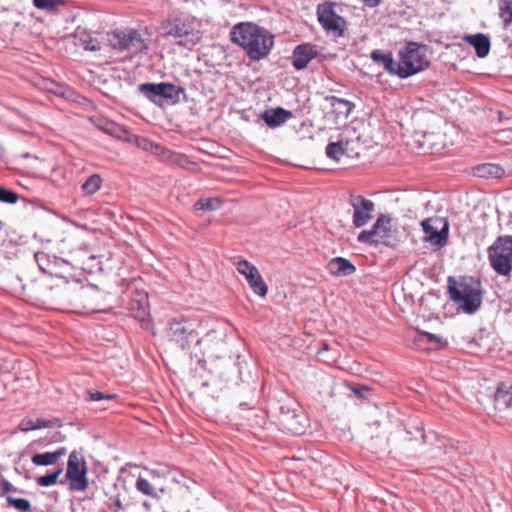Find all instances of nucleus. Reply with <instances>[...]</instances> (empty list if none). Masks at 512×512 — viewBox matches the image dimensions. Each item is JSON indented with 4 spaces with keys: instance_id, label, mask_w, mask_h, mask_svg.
Masks as SVG:
<instances>
[{
    "instance_id": "1",
    "label": "nucleus",
    "mask_w": 512,
    "mask_h": 512,
    "mask_svg": "<svg viewBox=\"0 0 512 512\" xmlns=\"http://www.w3.org/2000/svg\"><path fill=\"white\" fill-rule=\"evenodd\" d=\"M230 38L253 61L266 58L274 46L272 33L252 22L236 24L230 32Z\"/></svg>"
},
{
    "instance_id": "2",
    "label": "nucleus",
    "mask_w": 512,
    "mask_h": 512,
    "mask_svg": "<svg viewBox=\"0 0 512 512\" xmlns=\"http://www.w3.org/2000/svg\"><path fill=\"white\" fill-rule=\"evenodd\" d=\"M163 30L166 37H172L177 45L189 49L199 43L202 38L200 23L188 14L168 19L163 24Z\"/></svg>"
},
{
    "instance_id": "3",
    "label": "nucleus",
    "mask_w": 512,
    "mask_h": 512,
    "mask_svg": "<svg viewBox=\"0 0 512 512\" xmlns=\"http://www.w3.org/2000/svg\"><path fill=\"white\" fill-rule=\"evenodd\" d=\"M451 299L468 314L476 312L482 304L481 282L474 277H463L449 286Z\"/></svg>"
},
{
    "instance_id": "4",
    "label": "nucleus",
    "mask_w": 512,
    "mask_h": 512,
    "mask_svg": "<svg viewBox=\"0 0 512 512\" xmlns=\"http://www.w3.org/2000/svg\"><path fill=\"white\" fill-rule=\"evenodd\" d=\"M112 49L125 52L127 55H136L148 49L149 38L135 29L115 30L107 38Z\"/></svg>"
},
{
    "instance_id": "5",
    "label": "nucleus",
    "mask_w": 512,
    "mask_h": 512,
    "mask_svg": "<svg viewBox=\"0 0 512 512\" xmlns=\"http://www.w3.org/2000/svg\"><path fill=\"white\" fill-rule=\"evenodd\" d=\"M429 64L425 54V47L415 42L406 45L405 50L400 52V61L397 63L396 75L400 78L410 77L422 70Z\"/></svg>"
},
{
    "instance_id": "6",
    "label": "nucleus",
    "mask_w": 512,
    "mask_h": 512,
    "mask_svg": "<svg viewBox=\"0 0 512 512\" xmlns=\"http://www.w3.org/2000/svg\"><path fill=\"white\" fill-rule=\"evenodd\" d=\"M138 90L148 100L159 106L164 103L177 104L180 102L181 95L185 96L183 87L169 82L143 83L138 86Z\"/></svg>"
},
{
    "instance_id": "7",
    "label": "nucleus",
    "mask_w": 512,
    "mask_h": 512,
    "mask_svg": "<svg viewBox=\"0 0 512 512\" xmlns=\"http://www.w3.org/2000/svg\"><path fill=\"white\" fill-rule=\"evenodd\" d=\"M491 267L502 276H509L512 271V236H500L488 248Z\"/></svg>"
},
{
    "instance_id": "8",
    "label": "nucleus",
    "mask_w": 512,
    "mask_h": 512,
    "mask_svg": "<svg viewBox=\"0 0 512 512\" xmlns=\"http://www.w3.org/2000/svg\"><path fill=\"white\" fill-rule=\"evenodd\" d=\"M279 422L284 429L295 435H301L308 426V418L295 402H288L280 407Z\"/></svg>"
},
{
    "instance_id": "9",
    "label": "nucleus",
    "mask_w": 512,
    "mask_h": 512,
    "mask_svg": "<svg viewBox=\"0 0 512 512\" xmlns=\"http://www.w3.org/2000/svg\"><path fill=\"white\" fill-rule=\"evenodd\" d=\"M87 467L83 457L76 451L69 455L66 471V479L69 481L70 489L73 491H85L88 486L86 477Z\"/></svg>"
},
{
    "instance_id": "10",
    "label": "nucleus",
    "mask_w": 512,
    "mask_h": 512,
    "mask_svg": "<svg viewBox=\"0 0 512 512\" xmlns=\"http://www.w3.org/2000/svg\"><path fill=\"white\" fill-rule=\"evenodd\" d=\"M424 231V241L431 245L443 247L448 239L449 223L443 217H430L421 222Z\"/></svg>"
},
{
    "instance_id": "11",
    "label": "nucleus",
    "mask_w": 512,
    "mask_h": 512,
    "mask_svg": "<svg viewBox=\"0 0 512 512\" xmlns=\"http://www.w3.org/2000/svg\"><path fill=\"white\" fill-rule=\"evenodd\" d=\"M237 271L243 275L252 291L260 297H265L268 292V286L264 282L259 270L255 265L247 260H240L236 264Z\"/></svg>"
},
{
    "instance_id": "12",
    "label": "nucleus",
    "mask_w": 512,
    "mask_h": 512,
    "mask_svg": "<svg viewBox=\"0 0 512 512\" xmlns=\"http://www.w3.org/2000/svg\"><path fill=\"white\" fill-rule=\"evenodd\" d=\"M349 203L353 207V225L357 228L364 226L372 218L375 204L361 195H351Z\"/></svg>"
},
{
    "instance_id": "13",
    "label": "nucleus",
    "mask_w": 512,
    "mask_h": 512,
    "mask_svg": "<svg viewBox=\"0 0 512 512\" xmlns=\"http://www.w3.org/2000/svg\"><path fill=\"white\" fill-rule=\"evenodd\" d=\"M193 332V323L185 318L173 319L169 322L168 335L171 340L178 343L182 349H185L188 345V340L193 335Z\"/></svg>"
},
{
    "instance_id": "14",
    "label": "nucleus",
    "mask_w": 512,
    "mask_h": 512,
    "mask_svg": "<svg viewBox=\"0 0 512 512\" xmlns=\"http://www.w3.org/2000/svg\"><path fill=\"white\" fill-rule=\"evenodd\" d=\"M130 315L139 320L145 321L150 314L148 295L144 291H136L128 304Z\"/></svg>"
},
{
    "instance_id": "15",
    "label": "nucleus",
    "mask_w": 512,
    "mask_h": 512,
    "mask_svg": "<svg viewBox=\"0 0 512 512\" xmlns=\"http://www.w3.org/2000/svg\"><path fill=\"white\" fill-rule=\"evenodd\" d=\"M318 21L327 31H341L340 22L343 18L337 15L331 4H321L317 9Z\"/></svg>"
},
{
    "instance_id": "16",
    "label": "nucleus",
    "mask_w": 512,
    "mask_h": 512,
    "mask_svg": "<svg viewBox=\"0 0 512 512\" xmlns=\"http://www.w3.org/2000/svg\"><path fill=\"white\" fill-rule=\"evenodd\" d=\"M316 46L310 43H304L295 47L293 51V67L296 70H302L308 66L310 61L317 56Z\"/></svg>"
},
{
    "instance_id": "17",
    "label": "nucleus",
    "mask_w": 512,
    "mask_h": 512,
    "mask_svg": "<svg viewBox=\"0 0 512 512\" xmlns=\"http://www.w3.org/2000/svg\"><path fill=\"white\" fill-rule=\"evenodd\" d=\"M341 145L347 147L348 157L358 156L360 144V134L355 127L345 126L337 140Z\"/></svg>"
},
{
    "instance_id": "18",
    "label": "nucleus",
    "mask_w": 512,
    "mask_h": 512,
    "mask_svg": "<svg viewBox=\"0 0 512 512\" xmlns=\"http://www.w3.org/2000/svg\"><path fill=\"white\" fill-rule=\"evenodd\" d=\"M463 40L473 46L476 55L479 58L486 57L490 52L491 42L487 35L477 33L473 35H465Z\"/></svg>"
},
{
    "instance_id": "19",
    "label": "nucleus",
    "mask_w": 512,
    "mask_h": 512,
    "mask_svg": "<svg viewBox=\"0 0 512 512\" xmlns=\"http://www.w3.org/2000/svg\"><path fill=\"white\" fill-rule=\"evenodd\" d=\"M261 117L269 127L276 128L289 120L292 117V113L284 108L278 107L266 110Z\"/></svg>"
},
{
    "instance_id": "20",
    "label": "nucleus",
    "mask_w": 512,
    "mask_h": 512,
    "mask_svg": "<svg viewBox=\"0 0 512 512\" xmlns=\"http://www.w3.org/2000/svg\"><path fill=\"white\" fill-rule=\"evenodd\" d=\"M74 37L78 40L79 45L87 51L95 52L101 49L100 41L86 28L77 27Z\"/></svg>"
},
{
    "instance_id": "21",
    "label": "nucleus",
    "mask_w": 512,
    "mask_h": 512,
    "mask_svg": "<svg viewBox=\"0 0 512 512\" xmlns=\"http://www.w3.org/2000/svg\"><path fill=\"white\" fill-rule=\"evenodd\" d=\"M328 271L335 276H348L355 272V266L347 259L342 257L333 258L328 262Z\"/></svg>"
},
{
    "instance_id": "22",
    "label": "nucleus",
    "mask_w": 512,
    "mask_h": 512,
    "mask_svg": "<svg viewBox=\"0 0 512 512\" xmlns=\"http://www.w3.org/2000/svg\"><path fill=\"white\" fill-rule=\"evenodd\" d=\"M67 449L60 447L54 452L38 453L32 456L31 461L36 466H49L57 463V461L66 455Z\"/></svg>"
},
{
    "instance_id": "23",
    "label": "nucleus",
    "mask_w": 512,
    "mask_h": 512,
    "mask_svg": "<svg viewBox=\"0 0 512 512\" xmlns=\"http://www.w3.org/2000/svg\"><path fill=\"white\" fill-rule=\"evenodd\" d=\"M34 257L39 269L43 273L49 275L57 274V267L59 264L57 257L51 256L45 252H37Z\"/></svg>"
},
{
    "instance_id": "24",
    "label": "nucleus",
    "mask_w": 512,
    "mask_h": 512,
    "mask_svg": "<svg viewBox=\"0 0 512 512\" xmlns=\"http://www.w3.org/2000/svg\"><path fill=\"white\" fill-rule=\"evenodd\" d=\"M370 57L375 63L381 64L388 73L396 75L397 63H395L391 52L384 53L380 50H374Z\"/></svg>"
},
{
    "instance_id": "25",
    "label": "nucleus",
    "mask_w": 512,
    "mask_h": 512,
    "mask_svg": "<svg viewBox=\"0 0 512 512\" xmlns=\"http://www.w3.org/2000/svg\"><path fill=\"white\" fill-rule=\"evenodd\" d=\"M390 217L386 215H380L374 225L372 226V231L375 234L378 241H382L389 236L390 232Z\"/></svg>"
},
{
    "instance_id": "26",
    "label": "nucleus",
    "mask_w": 512,
    "mask_h": 512,
    "mask_svg": "<svg viewBox=\"0 0 512 512\" xmlns=\"http://www.w3.org/2000/svg\"><path fill=\"white\" fill-rule=\"evenodd\" d=\"M495 401L498 405L512 407V385L501 383L495 393Z\"/></svg>"
},
{
    "instance_id": "27",
    "label": "nucleus",
    "mask_w": 512,
    "mask_h": 512,
    "mask_svg": "<svg viewBox=\"0 0 512 512\" xmlns=\"http://www.w3.org/2000/svg\"><path fill=\"white\" fill-rule=\"evenodd\" d=\"M55 426V422L53 420H45V419H30V418H24L20 424L19 429L22 432H28L30 430H37L42 428H50Z\"/></svg>"
},
{
    "instance_id": "28",
    "label": "nucleus",
    "mask_w": 512,
    "mask_h": 512,
    "mask_svg": "<svg viewBox=\"0 0 512 512\" xmlns=\"http://www.w3.org/2000/svg\"><path fill=\"white\" fill-rule=\"evenodd\" d=\"M326 100L330 102L333 108L338 109V112L343 114L345 117H348L355 108V104L351 101L338 98L336 96H328L326 97Z\"/></svg>"
},
{
    "instance_id": "29",
    "label": "nucleus",
    "mask_w": 512,
    "mask_h": 512,
    "mask_svg": "<svg viewBox=\"0 0 512 512\" xmlns=\"http://www.w3.org/2000/svg\"><path fill=\"white\" fill-rule=\"evenodd\" d=\"M503 173V169L497 164L486 163L475 168V174L479 177H499Z\"/></svg>"
},
{
    "instance_id": "30",
    "label": "nucleus",
    "mask_w": 512,
    "mask_h": 512,
    "mask_svg": "<svg viewBox=\"0 0 512 512\" xmlns=\"http://www.w3.org/2000/svg\"><path fill=\"white\" fill-rule=\"evenodd\" d=\"M347 147L341 145L338 141L330 142L326 146V156L332 160L339 161L343 155L348 156Z\"/></svg>"
},
{
    "instance_id": "31",
    "label": "nucleus",
    "mask_w": 512,
    "mask_h": 512,
    "mask_svg": "<svg viewBox=\"0 0 512 512\" xmlns=\"http://www.w3.org/2000/svg\"><path fill=\"white\" fill-rule=\"evenodd\" d=\"M171 161L175 165H177L185 170L192 171V172L198 170L197 163L190 160L187 156H185L183 154H179V153L172 154Z\"/></svg>"
},
{
    "instance_id": "32",
    "label": "nucleus",
    "mask_w": 512,
    "mask_h": 512,
    "mask_svg": "<svg viewBox=\"0 0 512 512\" xmlns=\"http://www.w3.org/2000/svg\"><path fill=\"white\" fill-rule=\"evenodd\" d=\"M102 185V178L99 174H93L82 184V190L86 195H93Z\"/></svg>"
},
{
    "instance_id": "33",
    "label": "nucleus",
    "mask_w": 512,
    "mask_h": 512,
    "mask_svg": "<svg viewBox=\"0 0 512 512\" xmlns=\"http://www.w3.org/2000/svg\"><path fill=\"white\" fill-rule=\"evenodd\" d=\"M63 468L59 467L55 471L48 473L47 475L37 478V484L42 487H49L57 482V478L62 474Z\"/></svg>"
},
{
    "instance_id": "34",
    "label": "nucleus",
    "mask_w": 512,
    "mask_h": 512,
    "mask_svg": "<svg viewBox=\"0 0 512 512\" xmlns=\"http://www.w3.org/2000/svg\"><path fill=\"white\" fill-rule=\"evenodd\" d=\"M500 17L507 26L512 23V1L502 0L500 3Z\"/></svg>"
},
{
    "instance_id": "35",
    "label": "nucleus",
    "mask_w": 512,
    "mask_h": 512,
    "mask_svg": "<svg viewBox=\"0 0 512 512\" xmlns=\"http://www.w3.org/2000/svg\"><path fill=\"white\" fill-rule=\"evenodd\" d=\"M219 200L213 198L200 199L194 204L196 210H216L219 207Z\"/></svg>"
},
{
    "instance_id": "36",
    "label": "nucleus",
    "mask_w": 512,
    "mask_h": 512,
    "mask_svg": "<svg viewBox=\"0 0 512 512\" xmlns=\"http://www.w3.org/2000/svg\"><path fill=\"white\" fill-rule=\"evenodd\" d=\"M136 488L138 491L142 492L145 495L152 496V497L156 496L154 487L145 478L139 477L137 479Z\"/></svg>"
},
{
    "instance_id": "37",
    "label": "nucleus",
    "mask_w": 512,
    "mask_h": 512,
    "mask_svg": "<svg viewBox=\"0 0 512 512\" xmlns=\"http://www.w3.org/2000/svg\"><path fill=\"white\" fill-rule=\"evenodd\" d=\"M7 501L10 505L22 512H29L31 510V504L27 499L8 497Z\"/></svg>"
},
{
    "instance_id": "38",
    "label": "nucleus",
    "mask_w": 512,
    "mask_h": 512,
    "mask_svg": "<svg viewBox=\"0 0 512 512\" xmlns=\"http://www.w3.org/2000/svg\"><path fill=\"white\" fill-rule=\"evenodd\" d=\"M111 136L128 142L132 140V137H135L134 135H131L128 130L118 124H116L112 130Z\"/></svg>"
},
{
    "instance_id": "39",
    "label": "nucleus",
    "mask_w": 512,
    "mask_h": 512,
    "mask_svg": "<svg viewBox=\"0 0 512 512\" xmlns=\"http://www.w3.org/2000/svg\"><path fill=\"white\" fill-rule=\"evenodd\" d=\"M18 200V195L6 188L0 187V202L14 204Z\"/></svg>"
},
{
    "instance_id": "40",
    "label": "nucleus",
    "mask_w": 512,
    "mask_h": 512,
    "mask_svg": "<svg viewBox=\"0 0 512 512\" xmlns=\"http://www.w3.org/2000/svg\"><path fill=\"white\" fill-rule=\"evenodd\" d=\"M33 4L36 8L47 11H53L58 6L55 0H33Z\"/></svg>"
},
{
    "instance_id": "41",
    "label": "nucleus",
    "mask_w": 512,
    "mask_h": 512,
    "mask_svg": "<svg viewBox=\"0 0 512 512\" xmlns=\"http://www.w3.org/2000/svg\"><path fill=\"white\" fill-rule=\"evenodd\" d=\"M358 240L363 243H378V239L376 238L375 234L373 233L372 229L369 230H363L358 235Z\"/></svg>"
},
{
    "instance_id": "42",
    "label": "nucleus",
    "mask_w": 512,
    "mask_h": 512,
    "mask_svg": "<svg viewBox=\"0 0 512 512\" xmlns=\"http://www.w3.org/2000/svg\"><path fill=\"white\" fill-rule=\"evenodd\" d=\"M88 395L91 401L112 400L115 398L114 394H105L100 391H88Z\"/></svg>"
},
{
    "instance_id": "43",
    "label": "nucleus",
    "mask_w": 512,
    "mask_h": 512,
    "mask_svg": "<svg viewBox=\"0 0 512 512\" xmlns=\"http://www.w3.org/2000/svg\"><path fill=\"white\" fill-rule=\"evenodd\" d=\"M116 123L108 120H103V124L100 126L103 131L107 134L111 135L112 130L114 129Z\"/></svg>"
},
{
    "instance_id": "44",
    "label": "nucleus",
    "mask_w": 512,
    "mask_h": 512,
    "mask_svg": "<svg viewBox=\"0 0 512 512\" xmlns=\"http://www.w3.org/2000/svg\"><path fill=\"white\" fill-rule=\"evenodd\" d=\"M424 336L428 339V341L430 342H435L437 344H440V345H445L446 342L444 340H442L440 337L434 335V334H431V333H428V332H425L424 333Z\"/></svg>"
},
{
    "instance_id": "45",
    "label": "nucleus",
    "mask_w": 512,
    "mask_h": 512,
    "mask_svg": "<svg viewBox=\"0 0 512 512\" xmlns=\"http://www.w3.org/2000/svg\"><path fill=\"white\" fill-rule=\"evenodd\" d=\"M1 487H2L4 492H8V491L13 489L12 484L9 481L5 480V479L2 480Z\"/></svg>"
},
{
    "instance_id": "46",
    "label": "nucleus",
    "mask_w": 512,
    "mask_h": 512,
    "mask_svg": "<svg viewBox=\"0 0 512 512\" xmlns=\"http://www.w3.org/2000/svg\"><path fill=\"white\" fill-rule=\"evenodd\" d=\"M512 130H500L497 132V141H501L502 138L507 134V133H511Z\"/></svg>"
},
{
    "instance_id": "47",
    "label": "nucleus",
    "mask_w": 512,
    "mask_h": 512,
    "mask_svg": "<svg viewBox=\"0 0 512 512\" xmlns=\"http://www.w3.org/2000/svg\"><path fill=\"white\" fill-rule=\"evenodd\" d=\"M121 509H122V503H121V501H120V499H119V498H116V499H115V501H114V507H113V510H114L115 512H118V511H119V510H121Z\"/></svg>"
}]
</instances>
